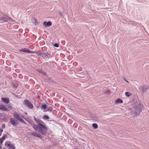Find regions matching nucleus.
I'll return each instance as SVG.
<instances>
[{
  "mask_svg": "<svg viewBox=\"0 0 149 149\" xmlns=\"http://www.w3.org/2000/svg\"><path fill=\"white\" fill-rule=\"evenodd\" d=\"M34 119L36 123L40 126L44 123L43 121L39 119L36 118L35 117Z\"/></svg>",
  "mask_w": 149,
  "mask_h": 149,
  "instance_id": "11",
  "label": "nucleus"
},
{
  "mask_svg": "<svg viewBox=\"0 0 149 149\" xmlns=\"http://www.w3.org/2000/svg\"><path fill=\"white\" fill-rule=\"evenodd\" d=\"M26 52L27 53L32 54L33 53V51H30V50L28 49L26 51Z\"/></svg>",
  "mask_w": 149,
  "mask_h": 149,
  "instance_id": "22",
  "label": "nucleus"
},
{
  "mask_svg": "<svg viewBox=\"0 0 149 149\" xmlns=\"http://www.w3.org/2000/svg\"><path fill=\"white\" fill-rule=\"evenodd\" d=\"M2 127L3 129H4L5 127V125L4 124H3L2 126Z\"/></svg>",
  "mask_w": 149,
  "mask_h": 149,
  "instance_id": "28",
  "label": "nucleus"
},
{
  "mask_svg": "<svg viewBox=\"0 0 149 149\" xmlns=\"http://www.w3.org/2000/svg\"><path fill=\"white\" fill-rule=\"evenodd\" d=\"M131 110L132 113L134 115H139L141 111V105H136L133 106Z\"/></svg>",
  "mask_w": 149,
  "mask_h": 149,
  "instance_id": "1",
  "label": "nucleus"
},
{
  "mask_svg": "<svg viewBox=\"0 0 149 149\" xmlns=\"http://www.w3.org/2000/svg\"><path fill=\"white\" fill-rule=\"evenodd\" d=\"M0 110L8 111V109L3 104H1L0 105Z\"/></svg>",
  "mask_w": 149,
  "mask_h": 149,
  "instance_id": "12",
  "label": "nucleus"
},
{
  "mask_svg": "<svg viewBox=\"0 0 149 149\" xmlns=\"http://www.w3.org/2000/svg\"><path fill=\"white\" fill-rule=\"evenodd\" d=\"M43 118L44 119H49V117L47 115L44 116Z\"/></svg>",
  "mask_w": 149,
  "mask_h": 149,
  "instance_id": "24",
  "label": "nucleus"
},
{
  "mask_svg": "<svg viewBox=\"0 0 149 149\" xmlns=\"http://www.w3.org/2000/svg\"><path fill=\"white\" fill-rule=\"evenodd\" d=\"M31 135L35 137L42 138L41 135L36 132H32L31 133Z\"/></svg>",
  "mask_w": 149,
  "mask_h": 149,
  "instance_id": "8",
  "label": "nucleus"
},
{
  "mask_svg": "<svg viewBox=\"0 0 149 149\" xmlns=\"http://www.w3.org/2000/svg\"><path fill=\"white\" fill-rule=\"evenodd\" d=\"M72 118L74 120V118Z\"/></svg>",
  "mask_w": 149,
  "mask_h": 149,
  "instance_id": "33",
  "label": "nucleus"
},
{
  "mask_svg": "<svg viewBox=\"0 0 149 149\" xmlns=\"http://www.w3.org/2000/svg\"><path fill=\"white\" fill-rule=\"evenodd\" d=\"M40 108L42 109H47V111H48L49 110L48 107H47L46 105L45 104H42L41 106L40 107Z\"/></svg>",
  "mask_w": 149,
  "mask_h": 149,
  "instance_id": "16",
  "label": "nucleus"
},
{
  "mask_svg": "<svg viewBox=\"0 0 149 149\" xmlns=\"http://www.w3.org/2000/svg\"><path fill=\"white\" fill-rule=\"evenodd\" d=\"M41 127L42 128V129L45 131H47L48 130L47 127L46 126V124L45 123H44L41 125H40Z\"/></svg>",
  "mask_w": 149,
  "mask_h": 149,
  "instance_id": "14",
  "label": "nucleus"
},
{
  "mask_svg": "<svg viewBox=\"0 0 149 149\" xmlns=\"http://www.w3.org/2000/svg\"><path fill=\"white\" fill-rule=\"evenodd\" d=\"M14 117L20 121V122L24 124H26V122H25L22 118H21V117H22L23 118H24V117L22 116H20L16 112H14V114H13Z\"/></svg>",
  "mask_w": 149,
  "mask_h": 149,
  "instance_id": "2",
  "label": "nucleus"
},
{
  "mask_svg": "<svg viewBox=\"0 0 149 149\" xmlns=\"http://www.w3.org/2000/svg\"><path fill=\"white\" fill-rule=\"evenodd\" d=\"M75 64L76 63V62H75Z\"/></svg>",
  "mask_w": 149,
  "mask_h": 149,
  "instance_id": "35",
  "label": "nucleus"
},
{
  "mask_svg": "<svg viewBox=\"0 0 149 149\" xmlns=\"http://www.w3.org/2000/svg\"><path fill=\"white\" fill-rule=\"evenodd\" d=\"M1 144H2L0 143V149H2V147H1Z\"/></svg>",
  "mask_w": 149,
  "mask_h": 149,
  "instance_id": "29",
  "label": "nucleus"
},
{
  "mask_svg": "<svg viewBox=\"0 0 149 149\" xmlns=\"http://www.w3.org/2000/svg\"><path fill=\"white\" fill-rule=\"evenodd\" d=\"M126 82H128V81L127 80H126Z\"/></svg>",
  "mask_w": 149,
  "mask_h": 149,
  "instance_id": "32",
  "label": "nucleus"
},
{
  "mask_svg": "<svg viewBox=\"0 0 149 149\" xmlns=\"http://www.w3.org/2000/svg\"><path fill=\"white\" fill-rule=\"evenodd\" d=\"M6 106V108L8 109V111L11 110L12 108V107L10 104L7 105Z\"/></svg>",
  "mask_w": 149,
  "mask_h": 149,
  "instance_id": "19",
  "label": "nucleus"
},
{
  "mask_svg": "<svg viewBox=\"0 0 149 149\" xmlns=\"http://www.w3.org/2000/svg\"><path fill=\"white\" fill-rule=\"evenodd\" d=\"M39 55L42 56L44 59H45V58L46 57V55H47V54L44 52H42L39 53Z\"/></svg>",
  "mask_w": 149,
  "mask_h": 149,
  "instance_id": "18",
  "label": "nucleus"
},
{
  "mask_svg": "<svg viewBox=\"0 0 149 149\" xmlns=\"http://www.w3.org/2000/svg\"><path fill=\"white\" fill-rule=\"evenodd\" d=\"M33 127L35 131L40 133L42 134H44L43 130L42 129V128H41L40 127L33 124Z\"/></svg>",
  "mask_w": 149,
  "mask_h": 149,
  "instance_id": "5",
  "label": "nucleus"
},
{
  "mask_svg": "<svg viewBox=\"0 0 149 149\" xmlns=\"http://www.w3.org/2000/svg\"><path fill=\"white\" fill-rule=\"evenodd\" d=\"M140 89L142 93H143L147 89H149V86L147 85H143L141 86Z\"/></svg>",
  "mask_w": 149,
  "mask_h": 149,
  "instance_id": "7",
  "label": "nucleus"
},
{
  "mask_svg": "<svg viewBox=\"0 0 149 149\" xmlns=\"http://www.w3.org/2000/svg\"><path fill=\"white\" fill-rule=\"evenodd\" d=\"M92 127L95 129H96L98 127V125L96 123H94L92 125Z\"/></svg>",
  "mask_w": 149,
  "mask_h": 149,
  "instance_id": "20",
  "label": "nucleus"
},
{
  "mask_svg": "<svg viewBox=\"0 0 149 149\" xmlns=\"http://www.w3.org/2000/svg\"><path fill=\"white\" fill-rule=\"evenodd\" d=\"M54 46L56 47H58V43H55L54 44Z\"/></svg>",
  "mask_w": 149,
  "mask_h": 149,
  "instance_id": "25",
  "label": "nucleus"
},
{
  "mask_svg": "<svg viewBox=\"0 0 149 149\" xmlns=\"http://www.w3.org/2000/svg\"><path fill=\"white\" fill-rule=\"evenodd\" d=\"M8 20V19L5 17H1L0 18V22L1 23H3L4 22H7Z\"/></svg>",
  "mask_w": 149,
  "mask_h": 149,
  "instance_id": "13",
  "label": "nucleus"
},
{
  "mask_svg": "<svg viewBox=\"0 0 149 149\" xmlns=\"http://www.w3.org/2000/svg\"><path fill=\"white\" fill-rule=\"evenodd\" d=\"M78 77V76H77V75H76V76H75V78H76V79H77V77Z\"/></svg>",
  "mask_w": 149,
  "mask_h": 149,
  "instance_id": "30",
  "label": "nucleus"
},
{
  "mask_svg": "<svg viewBox=\"0 0 149 149\" xmlns=\"http://www.w3.org/2000/svg\"><path fill=\"white\" fill-rule=\"evenodd\" d=\"M52 25V23L51 21H49L47 22L45 21L43 22V26L45 27L49 26Z\"/></svg>",
  "mask_w": 149,
  "mask_h": 149,
  "instance_id": "9",
  "label": "nucleus"
},
{
  "mask_svg": "<svg viewBox=\"0 0 149 149\" xmlns=\"http://www.w3.org/2000/svg\"><path fill=\"white\" fill-rule=\"evenodd\" d=\"M17 95H16V97H17Z\"/></svg>",
  "mask_w": 149,
  "mask_h": 149,
  "instance_id": "34",
  "label": "nucleus"
},
{
  "mask_svg": "<svg viewBox=\"0 0 149 149\" xmlns=\"http://www.w3.org/2000/svg\"><path fill=\"white\" fill-rule=\"evenodd\" d=\"M3 132V130L2 129H0V136L1 135L2 132Z\"/></svg>",
  "mask_w": 149,
  "mask_h": 149,
  "instance_id": "26",
  "label": "nucleus"
},
{
  "mask_svg": "<svg viewBox=\"0 0 149 149\" xmlns=\"http://www.w3.org/2000/svg\"><path fill=\"white\" fill-rule=\"evenodd\" d=\"M7 137L6 135L5 134L1 138H0V143L2 144L5 138Z\"/></svg>",
  "mask_w": 149,
  "mask_h": 149,
  "instance_id": "15",
  "label": "nucleus"
},
{
  "mask_svg": "<svg viewBox=\"0 0 149 149\" xmlns=\"http://www.w3.org/2000/svg\"><path fill=\"white\" fill-rule=\"evenodd\" d=\"M115 103L117 104L118 103H123V100L120 99L118 98L115 101Z\"/></svg>",
  "mask_w": 149,
  "mask_h": 149,
  "instance_id": "17",
  "label": "nucleus"
},
{
  "mask_svg": "<svg viewBox=\"0 0 149 149\" xmlns=\"http://www.w3.org/2000/svg\"><path fill=\"white\" fill-rule=\"evenodd\" d=\"M23 104L24 105L30 109H33V104L28 100H24L23 102Z\"/></svg>",
  "mask_w": 149,
  "mask_h": 149,
  "instance_id": "4",
  "label": "nucleus"
},
{
  "mask_svg": "<svg viewBox=\"0 0 149 149\" xmlns=\"http://www.w3.org/2000/svg\"><path fill=\"white\" fill-rule=\"evenodd\" d=\"M10 123L13 126H15L19 123L18 121L14 118L10 119Z\"/></svg>",
  "mask_w": 149,
  "mask_h": 149,
  "instance_id": "6",
  "label": "nucleus"
},
{
  "mask_svg": "<svg viewBox=\"0 0 149 149\" xmlns=\"http://www.w3.org/2000/svg\"><path fill=\"white\" fill-rule=\"evenodd\" d=\"M46 56L48 58L52 57V55L50 54H48V53H47V55H46Z\"/></svg>",
  "mask_w": 149,
  "mask_h": 149,
  "instance_id": "23",
  "label": "nucleus"
},
{
  "mask_svg": "<svg viewBox=\"0 0 149 149\" xmlns=\"http://www.w3.org/2000/svg\"><path fill=\"white\" fill-rule=\"evenodd\" d=\"M20 51L21 52H26V51L24 50L23 49H22L20 50Z\"/></svg>",
  "mask_w": 149,
  "mask_h": 149,
  "instance_id": "27",
  "label": "nucleus"
},
{
  "mask_svg": "<svg viewBox=\"0 0 149 149\" xmlns=\"http://www.w3.org/2000/svg\"><path fill=\"white\" fill-rule=\"evenodd\" d=\"M13 95H15V93H13Z\"/></svg>",
  "mask_w": 149,
  "mask_h": 149,
  "instance_id": "31",
  "label": "nucleus"
},
{
  "mask_svg": "<svg viewBox=\"0 0 149 149\" xmlns=\"http://www.w3.org/2000/svg\"><path fill=\"white\" fill-rule=\"evenodd\" d=\"M1 101L6 104L9 103L10 100L9 98L6 97H2L1 98Z\"/></svg>",
  "mask_w": 149,
  "mask_h": 149,
  "instance_id": "10",
  "label": "nucleus"
},
{
  "mask_svg": "<svg viewBox=\"0 0 149 149\" xmlns=\"http://www.w3.org/2000/svg\"><path fill=\"white\" fill-rule=\"evenodd\" d=\"M4 145L5 147L8 149H15L16 148L15 145L10 141H6Z\"/></svg>",
  "mask_w": 149,
  "mask_h": 149,
  "instance_id": "3",
  "label": "nucleus"
},
{
  "mask_svg": "<svg viewBox=\"0 0 149 149\" xmlns=\"http://www.w3.org/2000/svg\"><path fill=\"white\" fill-rule=\"evenodd\" d=\"M125 95L127 97H130L131 95V94L128 92L125 93Z\"/></svg>",
  "mask_w": 149,
  "mask_h": 149,
  "instance_id": "21",
  "label": "nucleus"
}]
</instances>
